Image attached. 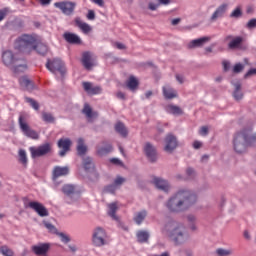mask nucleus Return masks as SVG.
<instances>
[{
	"label": "nucleus",
	"mask_w": 256,
	"mask_h": 256,
	"mask_svg": "<svg viewBox=\"0 0 256 256\" xmlns=\"http://www.w3.org/2000/svg\"><path fill=\"white\" fill-rule=\"evenodd\" d=\"M194 203H197V195L187 189H182L168 200L166 207L172 213H179L189 209Z\"/></svg>",
	"instance_id": "1"
},
{
	"label": "nucleus",
	"mask_w": 256,
	"mask_h": 256,
	"mask_svg": "<svg viewBox=\"0 0 256 256\" xmlns=\"http://www.w3.org/2000/svg\"><path fill=\"white\" fill-rule=\"evenodd\" d=\"M15 49L22 53H31L36 51L39 55H47L49 48L42 42H37V39L31 35L23 34L18 37L14 43Z\"/></svg>",
	"instance_id": "2"
},
{
	"label": "nucleus",
	"mask_w": 256,
	"mask_h": 256,
	"mask_svg": "<svg viewBox=\"0 0 256 256\" xmlns=\"http://www.w3.org/2000/svg\"><path fill=\"white\" fill-rule=\"evenodd\" d=\"M161 232L163 235H166L167 237H170V239L174 240L176 245H181V243H185L187 240V234H185V226L174 220L166 222L161 228Z\"/></svg>",
	"instance_id": "3"
},
{
	"label": "nucleus",
	"mask_w": 256,
	"mask_h": 256,
	"mask_svg": "<svg viewBox=\"0 0 256 256\" xmlns=\"http://www.w3.org/2000/svg\"><path fill=\"white\" fill-rule=\"evenodd\" d=\"M46 68L48 71H51V73H54V75H60V77H64L67 73L65 62L59 58H55L53 61L48 60Z\"/></svg>",
	"instance_id": "4"
},
{
	"label": "nucleus",
	"mask_w": 256,
	"mask_h": 256,
	"mask_svg": "<svg viewBox=\"0 0 256 256\" xmlns=\"http://www.w3.org/2000/svg\"><path fill=\"white\" fill-rule=\"evenodd\" d=\"M18 124L20 130L22 131L25 137H29L30 139H39V133L37 131L31 129V126L27 123V117L21 114L18 118Z\"/></svg>",
	"instance_id": "5"
},
{
	"label": "nucleus",
	"mask_w": 256,
	"mask_h": 256,
	"mask_svg": "<svg viewBox=\"0 0 256 256\" xmlns=\"http://www.w3.org/2000/svg\"><path fill=\"white\" fill-rule=\"evenodd\" d=\"M93 244L96 247H103L107 243V232L101 227H97L93 231L92 235Z\"/></svg>",
	"instance_id": "6"
},
{
	"label": "nucleus",
	"mask_w": 256,
	"mask_h": 256,
	"mask_svg": "<svg viewBox=\"0 0 256 256\" xmlns=\"http://www.w3.org/2000/svg\"><path fill=\"white\" fill-rule=\"evenodd\" d=\"M54 7L60 9L64 15H73V11H75L77 4L71 1H62L54 3Z\"/></svg>",
	"instance_id": "7"
},
{
	"label": "nucleus",
	"mask_w": 256,
	"mask_h": 256,
	"mask_svg": "<svg viewBox=\"0 0 256 256\" xmlns=\"http://www.w3.org/2000/svg\"><path fill=\"white\" fill-rule=\"evenodd\" d=\"M30 152H31L32 159H37V157H43L51 153V144L46 143L38 146L37 148L31 147Z\"/></svg>",
	"instance_id": "8"
},
{
	"label": "nucleus",
	"mask_w": 256,
	"mask_h": 256,
	"mask_svg": "<svg viewBox=\"0 0 256 256\" xmlns=\"http://www.w3.org/2000/svg\"><path fill=\"white\" fill-rule=\"evenodd\" d=\"M26 207L33 209V211H35L39 217H49V211L47 208L37 201L29 202Z\"/></svg>",
	"instance_id": "9"
},
{
	"label": "nucleus",
	"mask_w": 256,
	"mask_h": 256,
	"mask_svg": "<svg viewBox=\"0 0 256 256\" xmlns=\"http://www.w3.org/2000/svg\"><path fill=\"white\" fill-rule=\"evenodd\" d=\"M177 149V137L173 134H168L165 138L164 150L166 153H173Z\"/></svg>",
	"instance_id": "10"
},
{
	"label": "nucleus",
	"mask_w": 256,
	"mask_h": 256,
	"mask_svg": "<svg viewBox=\"0 0 256 256\" xmlns=\"http://www.w3.org/2000/svg\"><path fill=\"white\" fill-rule=\"evenodd\" d=\"M144 153L151 163H155V161H157V149L153 144L147 142L144 146Z\"/></svg>",
	"instance_id": "11"
},
{
	"label": "nucleus",
	"mask_w": 256,
	"mask_h": 256,
	"mask_svg": "<svg viewBox=\"0 0 256 256\" xmlns=\"http://www.w3.org/2000/svg\"><path fill=\"white\" fill-rule=\"evenodd\" d=\"M228 9H229V4L222 3L213 12V14L210 18V21H217V19H221V18L225 17V13H227Z\"/></svg>",
	"instance_id": "12"
},
{
	"label": "nucleus",
	"mask_w": 256,
	"mask_h": 256,
	"mask_svg": "<svg viewBox=\"0 0 256 256\" xmlns=\"http://www.w3.org/2000/svg\"><path fill=\"white\" fill-rule=\"evenodd\" d=\"M225 41H230L228 43V49H239L243 43V37L236 36L233 37V35H228L225 37Z\"/></svg>",
	"instance_id": "13"
},
{
	"label": "nucleus",
	"mask_w": 256,
	"mask_h": 256,
	"mask_svg": "<svg viewBox=\"0 0 256 256\" xmlns=\"http://www.w3.org/2000/svg\"><path fill=\"white\" fill-rule=\"evenodd\" d=\"M58 147L59 149H61V151L59 152V156L65 157V155H67V151L71 149V140L69 138H61L58 141Z\"/></svg>",
	"instance_id": "14"
},
{
	"label": "nucleus",
	"mask_w": 256,
	"mask_h": 256,
	"mask_svg": "<svg viewBox=\"0 0 256 256\" xmlns=\"http://www.w3.org/2000/svg\"><path fill=\"white\" fill-rule=\"evenodd\" d=\"M49 249H51V245L49 243H40L32 246L33 253L38 256L47 255V253H49Z\"/></svg>",
	"instance_id": "15"
},
{
	"label": "nucleus",
	"mask_w": 256,
	"mask_h": 256,
	"mask_svg": "<svg viewBox=\"0 0 256 256\" xmlns=\"http://www.w3.org/2000/svg\"><path fill=\"white\" fill-rule=\"evenodd\" d=\"M63 38L70 45H81V38L77 34L66 32L63 34Z\"/></svg>",
	"instance_id": "16"
},
{
	"label": "nucleus",
	"mask_w": 256,
	"mask_h": 256,
	"mask_svg": "<svg viewBox=\"0 0 256 256\" xmlns=\"http://www.w3.org/2000/svg\"><path fill=\"white\" fill-rule=\"evenodd\" d=\"M83 89L88 95H99L101 88L99 86H93L91 82H83Z\"/></svg>",
	"instance_id": "17"
},
{
	"label": "nucleus",
	"mask_w": 256,
	"mask_h": 256,
	"mask_svg": "<svg viewBox=\"0 0 256 256\" xmlns=\"http://www.w3.org/2000/svg\"><path fill=\"white\" fill-rule=\"evenodd\" d=\"M2 61L6 67H11L15 63V56L10 50H6L2 54Z\"/></svg>",
	"instance_id": "18"
},
{
	"label": "nucleus",
	"mask_w": 256,
	"mask_h": 256,
	"mask_svg": "<svg viewBox=\"0 0 256 256\" xmlns=\"http://www.w3.org/2000/svg\"><path fill=\"white\" fill-rule=\"evenodd\" d=\"M153 183L157 187V189H160L161 191H164L165 193L169 192V189H171L169 182H167L164 179L154 178Z\"/></svg>",
	"instance_id": "19"
},
{
	"label": "nucleus",
	"mask_w": 256,
	"mask_h": 256,
	"mask_svg": "<svg viewBox=\"0 0 256 256\" xmlns=\"http://www.w3.org/2000/svg\"><path fill=\"white\" fill-rule=\"evenodd\" d=\"M65 175H69V167L64 166H56L53 170V179H59V177H65Z\"/></svg>",
	"instance_id": "20"
},
{
	"label": "nucleus",
	"mask_w": 256,
	"mask_h": 256,
	"mask_svg": "<svg viewBox=\"0 0 256 256\" xmlns=\"http://www.w3.org/2000/svg\"><path fill=\"white\" fill-rule=\"evenodd\" d=\"M111 151H113V146H111V144H108L106 142H103L102 146L101 145L97 146V155H99L100 157H103V155H109Z\"/></svg>",
	"instance_id": "21"
},
{
	"label": "nucleus",
	"mask_w": 256,
	"mask_h": 256,
	"mask_svg": "<svg viewBox=\"0 0 256 256\" xmlns=\"http://www.w3.org/2000/svg\"><path fill=\"white\" fill-rule=\"evenodd\" d=\"M82 65L89 71L91 67H93V56L91 55V52H84L82 54Z\"/></svg>",
	"instance_id": "22"
},
{
	"label": "nucleus",
	"mask_w": 256,
	"mask_h": 256,
	"mask_svg": "<svg viewBox=\"0 0 256 256\" xmlns=\"http://www.w3.org/2000/svg\"><path fill=\"white\" fill-rule=\"evenodd\" d=\"M19 84L26 91H33L35 89V84H33V81L29 80V78L26 76L19 79Z\"/></svg>",
	"instance_id": "23"
},
{
	"label": "nucleus",
	"mask_w": 256,
	"mask_h": 256,
	"mask_svg": "<svg viewBox=\"0 0 256 256\" xmlns=\"http://www.w3.org/2000/svg\"><path fill=\"white\" fill-rule=\"evenodd\" d=\"M209 40H210L209 37L198 38V39L192 40L188 44V47H189V49H195V47H203L205 45V43H207V41H209Z\"/></svg>",
	"instance_id": "24"
},
{
	"label": "nucleus",
	"mask_w": 256,
	"mask_h": 256,
	"mask_svg": "<svg viewBox=\"0 0 256 256\" xmlns=\"http://www.w3.org/2000/svg\"><path fill=\"white\" fill-rule=\"evenodd\" d=\"M82 113L87 117V119H95L97 117V112H93L89 104H85Z\"/></svg>",
	"instance_id": "25"
},
{
	"label": "nucleus",
	"mask_w": 256,
	"mask_h": 256,
	"mask_svg": "<svg viewBox=\"0 0 256 256\" xmlns=\"http://www.w3.org/2000/svg\"><path fill=\"white\" fill-rule=\"evenodd\" d=\"M83 167L85 171L88 173H91L95 169V164H93V158L91 157H86L83 159Z\"/></svg>",
	"instance_id": "26"
},
{
	"label": "nucleus",
	"mask_w": 256,
	"mask_h": 256,
	"mask_svg": "<svg viewBox=\"0 0 256 256\" xmlns=\"http://www.w3.org/2000/svg\"><path fill=\"white\" fill-rule=\"evenodd\" d=\"M75 23H76L77 27H79V29H81V31H82L83 33H85V34L91 33V27H90V25L87 24V23H85V22H83V21H81V19L77 18V19L75 20Z\"/></svg>",
	"instance_id": "27"
},
{
	"label": "nucleus",
	"mask_w": 256,
	"mask_h": 256,
	"mask_svg": "<svg viewBox=\"0 0 256 256\" xmlns=\"http://www.w3.org/2000/svg\"><path fill=\"white\" fill-rule=\"evenodd\" d=\"M117 209V203H112L108 205V215L109 217L114 219V221H119V217H117L116 215Z\"/></svg>",
	"instance_id": "28"
},
{
	"label": "nucleus",
	"mask_w": 256,
	"mask_h": 256,
	"mask_svg": "<svg viewBox=\"0 0 256 256\" xmlns=\"http://www.w3.org/2000/svg\"><path fill=\"white\" fill-rule=\"evenodd\" d=\"M163 95L166 99H175L177 97V92L173 88L166 86L163 88Z\"/></svg>",
	"instance_id": "29"
},
{
	"label": "nucleus",
	"mask_w": 256,
	"mask_h": 256,
	"mask_svg": "<svg viewBox=\"0 0 256 256\" xmlns=\"http://www.w3.org/2000/svg\"><path fill=\"white\" fill-rule=\"evenodd\" d=\"M145 217H147V211L146 210H142L140 212H137L134 215V221H135L136 225H141V223H143V221H145Z\"/></svg>",
	"instance_id": "30"
},
{
	"label": "nucleus",
	"mask_w": 256,
	"mask_h": 256,
	"mask_svg": "<svg viewBox=\"0 0 256 256\" xmlns=\"http://www.w3.org/2000/svg\"><path fill=\"white\" fill-rule=\"evenodd\" d=\"M230 19H241L243 17V8L236 6L229 15Z\"/></svg>",
	"instance_id": "31"
},
{
	"label": "nucleus",
	"mask_w": 256,
	"mask_h": 256,
	"mask_svg": "<svg viewBox=\"0 0 256 256\" xmlns=\"http://www.w3.org/2000/svg\"><path fill=\"white\" fill-rule=\"evenodd\" d=\"M77 143L78 155H85L87 153V146L85 145V140H83V138H79Z\"/></svg>",
	"instance_id": "32"
},
{
	"label": "nucleus",
	"mask_w": 256,
	"mask_h": 256,
	"mask_svg": "<svg viewBox=\"0 0 256 256\" xmlns=\"http://www.w3.org/2000/svg\"><path fill=\"white\" fill-rule=\"evenodd\" d=\"M138 243H147L149 241V232L145 230H140L136 234Z\"/></svg>",
	"instance_id": "33"
},
{
	"label": "nucleus",
	"mask_w": 256,
	"mask_h": 256,
	"mask_svg": "<svg viewBox=\"0 0 256 256\" xmlns=\"http://www.w3.org/2000/svg\"><path fill=\"white\" fill-rule=\"evenodd\" d=\"M115 131L119 133L122 137H127L128 131L127 128L125 127V124L122 122H118L115 125Z\"/></svg>",
	"instance_id": "34"
},
{
	"label": "nucleus",
	"mask_w": 256,
	"mask_h": 256,
	"mask_svg": "<svg viewBox=\"0 0 256 256\" xmlns=\"http://www.w3.org/2000/svg\"><path fill=\"white\" fill-rule=\"evenodd\" d=\"M166 111L171 115H181L183 113V110H181L179 106H175L173 104L166 106Z\"/></svg>",
	"instance_id": "35"
},
{
	"label": "nucleus",
	"mask_w": 256,
	"mask_h": 256,
	"mask_svg": "<svg viewBox=\"0 0 256 256\" xmlns=\"http://www.w3.org/2000/svg\"><path fill=\"white\" fill-rule=\"evenodd\" d=\"M235 90L233 93V97L236 101H241L243 99V92H241V83L234 84Z\"/></svg>",
	"instance_id": "36"
},
{
	"label": "nucleus",
	"mask_w": 256,
	"mask_h": 256,
	"mask_svg": "<svg viewBox=\"0 0 256 256\" xmlns=\"http://www.w3.org/2000/svg\"><path fill=\"white\" fill-rule=\"evenodd\" d=\"M126 85L130 91H135V89L139 87V81H137L134 76H130Z\"/></svg>",
	"instance_id": "37"
},
{
	"label": "nucleus",
	"mask_w": 256,
	"mask_h": 256,
	"mask_svg": "<svg viewBox=\"0 0 256 256\" xmlns=\"http://www.w3.org/2000/svg\"><path fill=\"white\" fill-rule=\"evenodd\" d=\"M187 221L191 231H197V217H195L193 214H189L187 216Z\"/></svg>",
	"instance_id": "38"
},
{
	"label": "nucleus",
	"mask_w": 256,
	"mask_h": 256,
	"mask_svg": "<svg viewBox=\"0 0 256 256\" xmlns=\"http://www.w3.org/2000/svg\"><path fill=\"white\" fill-rule=\"evenodd\" d=\"M19 155V163H21L24 167H27V152L24 149H20L18 152Z\"/></svg>",
	"instance_id": "39"
},
{
	"label": "nucleus",
	"mask_w": 256,
	"mask_h": 256,
	"mask_svg": "<svg viewBox=\"0 0 256 256\" xmlns=\"http://www.w3.org/2000/svg\"><path fill=\"white\" fill-rule=\"evenodd\" d=\"M24 99L26 103H29L32 109H35V111H39V103L35 101V99L29 98L27 96L24 97Z\"/></svg>",
	"instance_id": "40"
},
{
	"label": "nucleus",
	"mask_w": 256,
	"mask_h": 256,
	"mask_svg": "<svg viewBox=\"0 0 256 256\" xmlns=\"http://www.w3.org/2000/svg\"><path fill=\"white\" fill-rule=\"evenodd\" d=\"M0 252L3 256H15V252H13L7 245L0 247Z\"/></svg>",
	"instance_id": "41"
},
{
	"label": "nucleus",
	"mask_w": 256,
	"mask_h": 256,
	"mask_svg": "<svg viewBox=\"0 0 256 256\" xmlns=\"http://www.w3.org/2000/svg\"><path fill=\"white\" fill-rule=\"evenodd\" d=\"M42 119L45 123H55V117H53V114L49 112H43Z\"/></svg>",
	"instance_id": "42"
},
{
	"label": "nucleus",
	"mask_w": 256,
	"mask_h": 256,
	"mask_svg": "<svg viewBox=\"0 0 256 256\" xmlns=\"http://www.w3.org/2000/svg\"><path fill=\"white\" fill-rule=\"evenodd\" d=\"M62 191L65 195H73L75 193V186L69 184L64 185Z\"/></svg>",
	"instance_id": "43"
},
{
	"label": "nucleus",
	"mask_w": 256,
	"mask_h": 256,
	"mask_svg": "<svg viewBox=\"0 0 256 256\" xmlns=\"http://www.w3.org/2000/svg\"><path fill=\"white\" fill-rule=\"evenodd\" d=\"M24 71H27L26 64H19L14 67V73H24Z\"/></svg>",
	"instance_id": "44"
},
{
	"label": "nucleus",
	"mask_w": 256,
	"mask_h": 256,
	"mask_svg": "<svg viewBox=\"0 0 256 256\" xmlns=\"http://www.w3.org/2000/svg\"><path fill=\"white\" fill-rule=\"evenodd\" d=\"M216 253L218 256H229V255H231L232 251L223 249V248H219L216 250Z\"/></svg>",
	"instance_id": "45"
},
{
	"label": "nucleus",
	"mask_w": 256,
	"mask_h": 256,
	"mask_svg": "<svg viewBox=\"0 0 256 256\" xmlns=\"http://www.w3.org/2000/svg\"><path fill=\"white\" fill-rule=\"evenodd\" d=\"M44 227H46L50 233H57V228L49 222H44Z\"/></svg>",
	"instance_id": "46"
},
{
	"label": "nucleus",
	"mask_w": 256,
	"mask_h": 256,
	"mask_svg": "<svg viewBox=\"0 0 256 256\" xmlns=\"http://www.w3.org/2000/svg\"><path fill=\"white\" fill-rule=\"evenodd\" d=\"M119 188L115 184H110L105 187L106 193H115Z\"/></svg>",
	"instance_id": "47"
},
{
	"label": "nucleus",
	"mask_w": 256,
	"mask_h": 256,
	"mask_svg": "<svg viewBox=\"0 0 256 256\" xmlns=\"http://www.w3.org/2000/svg\"><path fill=\"white\" fill-rule=\"evenodd\" d=\"M199 135L207 137V135H209V128L207 126H202L199 130Z\"/></svg>",
	"instance_id": "48"
},
{
	"label": "nucleus",
	"mask_w": 256,
	"mask_h": 256,
	"mask_svg": "<svg viewBox=\"0 0 256 256\" xmlns=\"http://www.w3.org/2000/svg\"><path fill=\"white\" fill-rule=\"evenodd\" d=\"M243 69H245V66L241 63H238L234 66L233 73H241V71H243Z\"/></svg>",
	"instance_id": "49"
},
{
	"label": "nucleus",
	"mask_w": 256,
	"mask_h": 256,
	"mask_svg": "<svg viewBox=\"0 0 256 256\" xmlns=\"http://www.w3.org/2000/svg\"><path fill=\"white\" fill-rule=\"evenodd\" d=\"M124 181H125V178L121 176H117L116 179L114 180V184L119 188Z\"/></svg>",
	"instance_id": "50"
},
{
	"label": "nucleus",
	"mask_w": 256,
	"mask_h": 256,
	"mask_svg": "<svg viewBox=\"0 0 256 256\" xmlns=\"http://www.w3.org/2000/svg\"><path fill=\"white\" fill-rule=\"evenodd\" d=\"M159 8V3L158 2H150L148 5V9H150V11H157V9Z\"/></svg>",
	"instance_id": "51"
},
{
	"label": "nucleus",
	"mask_w": 256,
	"mask_h": 256,
	"mask_svg": "<svg viewBox=\"0 0 256 256\" xmlns=\"http://www.w3.org/2000/svg\"><path fill=\"white\" fill-rule=\"evenodd\" d=\"M246 27L248 29H255L256 27V18L251 19L247 24Z\"/></svg>",
	"instance_id": "52"
},
{
	"label": "nucleus",
	"mask_w": 256,
	"mask_h": 256,
	"mask_svg": "<svg viewBox=\"0 0 256 256\" xmlns=\"http://www.w3.org/2000/svg\"><path fill=\"white\" fill-rule=\"evenodd\" d=\"M186 174H187V179H193V177H195V170H193L192 168H188L186 170Z\"/></svg>",
	"instance_id": "53"
},
{
	"label": "nucleus",
	"mask_w": 256,
	"mask_h": 256,
	"mask_svg": "<svg viewBox=\"0 0 256 256\" xmlns=\"http://www.w3.org/2000/svg\"><path fill=\"white\" fill-rule=\"evenodd\" d=\"M58 235L62 243H69V241H71V239H69L68 236L65 235L64 233H59Z\"/></svg>",
	"instance_id": "54"
},
{
	"label": "nucleus",
	"mask_w": 256,
	"mask_h": 256,
	"mask_svg": "<svg viewBox=\"0 0 256 256\" xmlns=\"http://www.w3.org/2000/svg\"><path fill=\"white\" fill-rule=\"evenodd\" d=\"M8 13H9V9L7 8L0 10V21H3V19H5Z\"/></svg>",
	"instance_id": "55"
},
{
	"label": "nucleus",
	"mask_w": 256,
	"mask_h": 256,
	"mask_svg": "<svg viewBox=\"0 0 256 256\" xmlns=\"http://www.w3.org/2000/svg\"><path fill=\"white\" fill-rule=\"evenodd\" d=\"M95 5H98V7H105V1L104 0H90Z\"/></svg>",
	"instance_id": "56"
},
{
	"label": "nucleus",
	"mask_w": 256,
	"mask_h": 256,
	"mask_svg": "<svg viewBox=\"0 0 256 256\" xmlns=\"http://www.w3.org/2000/svg\"><path fill=\"white\" fill-rule=\"evenodd\" d=\"M87 19H89L90 21H93V19H95V11L89 10L87 14Z\"/></svg>",
	"instance_id": "57"
},
{
	"label": "nucleus",
	"mask_w": 256,
	"mask_h": 256,
	"mask_svg": "<svg viewBox=\"0 0 256 256\" xmlns=\"http://www.w3.org/2000/svg\"><path fill=\"white\" fill-rule=\"evenodd\" d=\"M113 45H114V47H116V49H120V50L126 49L125 44H123L121 42H116Z\"/></svg>",
	"instance_id": "58"
},
{
	"label": "nucleus",
	"mask_w": 256,
	"mask_h": 256,
	"mask_svg": "<svg viewBox=\"0 0 256 256\" xmlns=\"http://www.w3.org/2000/svg\"><path fill=\"white\" fill-rule=\"evenodd\" d=\"M201 147H203V143L201 141H194L193 143V148L194 149H201Z\"/></svg>",
	"instance_id": "59"
},
{
	"label": "nucleus",
	"mask_w": 256,
	"mask_h": 256,
	"mask_svg": "<svg viewBox=\"0 0 256 256\" xmlns=\"http://www.w3.org/2000/svg\"><path fill=\"white\" fill-rule=\"evenodd\" d=\"M116 97H117L118 99H121L122 101H125V99H126L125 93H123V92H121V91H119V92L116 93Z\"/></svg>",
	"instance_id": "60"
},
{
	"label": "nucleus",
	"mask_w": 256,
	"mask_h": 256,
	"mask_svg": "<svg viewBox=\"0 0 256 256\" xmlns=\"http://www.w3.org/2000/svg\"><path fill=\"white\" fill-rule=\"evenodd\" d=\"M251 75H256V69H250L246 74H245V79H247V77H251Z\"/></svg>",
	"instance_id": "61"
},
{
	"label": "nucleus",
	"mask_w": 256,
	"mask_h": 256,
	"mask_svg": "<svg viewBox=\"0 0 256 256\" xmlns=\"http://www.w3.org/2000/svg\"><path fill=\"white\" fill-rule=\"evenodd\" d=\"M176 79H177V81L179 82V83H185V78L183 77V75H181V74H177L176 75Z\"/></svg>",
	"instance_id": "62"
},
{
	"label": "nucleus",
	"mask_w": 256,
	"mask_h": 256,
	"mask_svg": "<svg viewBox=\"0 0 256 256\" xmlns=\"http://www.w3.org/2000/svg\"><path fill=\"white\" fill-rule=\"evenodd\" d=\"M111 163H113L114 165H122L121 160L117 159V158H112Z\"/></svg>",
	"instance_id": "63"
},
{
	"label": "nucleus",
	"mask_w": 256,
	"mask_h": 256,
	"mask_svg": "<svg viewBox=\"0 0 256 256\" xmlns=\"http://www.w3.org/2000/svg\"><path fill=\"white\" fill-rule=\"evenodd\" d=\"M230 63L228 61L223 62L224 71H229Z\"/></svg>",
	"instance_id": "64"
}]
</instances>
